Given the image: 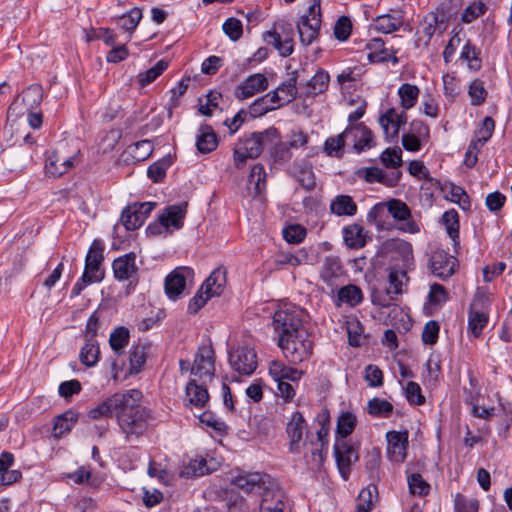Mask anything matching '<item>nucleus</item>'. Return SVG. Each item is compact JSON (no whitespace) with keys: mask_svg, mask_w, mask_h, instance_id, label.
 <instances>
[{"mask_svg":"<svg viewBox=\"0 0 512 512\" xmlns=\"http://www.w3.org/2000/svg\"><path fill=\"white\" fill-rule=\"evenodd\" d=\"M142 393L137 389L125 392V401L117 413V422L128 441L138 439L148 428L151 411L141 404Z\"/></svg>","mask_w":512,"mask_h":512,"instance_id":"obj_1","label":"nucleus"},{"mask_svg":"<svg viewBox=\"0 0 512 512\" xmlns=\"http://www.w3.org/2000/svg\"><path fill=\"white\" fill-rule=\"evenodd\" d=\"M278 138V130L274 127L244 135L235 144L233 150V159L237 168L243 167L247 159L258 158L264 148L272 145L274 140Z\"/></svg>","mask_w":512,"mask_h":512,"instance_id":"obj_2","label":"nucleus"},{"mask_svg":"<svg viewBox=\"0 0 512 512\" xmlns=\"http://www.w3.org/2000/svg\"><path fill=\"white\" fill-rule=\"evenodd\" d=\"M285 358L290 364L296 365L307 360L313 351V343L307 330H300L292 337H284L278 343Z\"/></svg>","mask_w":512,"mask_h":512,"instance_id":"obj_3","label":"nucleus"},{"mask_svg":"<svg viewBox=\"0 0 512 512\" xmlns=\"http://www.w3.org/2000/svg\"><path fill=\"white\" fill-rule=\"evenodd\" d=\"M21 140L18 145H13L7 150L3 151L2 162L10 171L22 170L32 160L34 141L29 134H21L17 140Z\"/></svg>","mask_w":512,"mask_h":512,"instance_id":"obj_4","label":"nucleus"},{"mask_svg":"<svg viewBox=\"0 0 512 512\" xmlns=\"http://www.w3.org/2000/svg\"><path fill=\"white\" fill-rule=\"evenodd\" d=\"M232 483L245 493H257L262 497L277 487L273 478L260 472L240 473L233 478Z\"/></svg>","mask_w":512,"mask_h":512,"instance_id":"obj_5","label":"nucleus"},{"mask_svg":"<svg viewBox=\"0 0 512 512\" xmlns=\"http://www.w3.org/2000/svg\"><path fill=\"white\" fill-rule=\"evenodd\" d=\"M273 327L278 335V341L284 337H292L300 330H306L300 318V312L295 307L281 308L275 311L273 316Z\"/></svg>","mask_w":512,"mask_h":512,"instance_id":"obj_6","label":"nucleus"},{"mask_svg":"<svg viewBox=\"0 0 512 512\" xmlns=\"http://www.w3.org/2000/svg\"><path fill=\"white\" fill-rule=\"evenodd\" d=\"M187 203L171 205L164 209L158 217L157 223H151L147 231L152 235L170 234L173 230H178L183 226V219L186 214Z\"/></svg>","mask_w":512,"mask_h":512,"instance_id":"obj_7","label":"nucleus"},{"mask_svg":"<svg viewBox=\"0 0 512 512\" xmlns=\"http://www.w3.org/2000/svg\"><path fill=\"white\" fill-rule=\"evenodd\" d=\"M321 18V0H313L307 14L303 15L297 23L300 41L303 45H310L318 37Z\"/></svg>","mask_w":512,"mask_h":512,"instance_id":"obj_8","label":"nucleus"},{"mask_svg":"<svg viewBox=\"0 0 512 512\" xmlns=\"http://www.w3.org/2000/svg\"><path fill=\"white\" fill-rule=\"evenodd\" d=\"M214 371V351L212 347L206 345L200 347L191 366V374L206 384L207 381L213 378Z\"/></svg>","mask_w":512,"mask_h":512,"instance_id":"obj_9","label":"nucleus"},{"mask_svg":"<svg viewBox=\"0 0 512 512\" xmlns=\"http://www.w3.org/2000/svg\"><path fill=\"white\" fill-rule=\"evenodd\" d=\"M76 160V154L67 155L61 147L51 151L45 162V173L50 177H60L67 173Z\"/></svg>","mask_w":512,"mask_h":512,"instance_id":"obj_10","label":"nucleus"},{"mask_svg":"<svg viewBox=\"0 0 512 512\" xmlns=\"http://www.w3.org/2000/svg\"><path fill=\"white\" fill-rule=\"evenodd\" d=\"M334 455L339 473L346 480L351 472L352 464L359 459L358 452L349 441L338 440L334 444Z\"/></svg>","mask_w":512,"mask_h":512,"instance_id":"obj_11","label":"nucleus"},{"mask_svg":"<svg viewBox=\"0 0 512 512\" xmlns=\"http://www.w3.org/2000/svg\"><path fill=\"white\" fill-rule=\"evenodd\" d=\"M257 356L253 349L239 347L229 352V364L240 375H251L257 368Z\"/></svg>","mask_w":512,"mask_h":512,"instance_id":"obj_12","label":"nucleus"},{"mask_svg":"<svg viewBox=\"0 0 512 512\" xmlns=\"http://www.w3.org/2000/svg\"><path fill=\"white\" fill-rule=\"evenodd\" d=\"M194 271L190 267H177L165 279V292L170 299H177L191 281Z\"/></svg>","mask_w":512,"mask_h":512,"instance_id":"obj_13","label":"nucleus"},{"mask_svg":"<svg viewBox=\"0 0 512 512\" xmlns=\"http://www.w3.org/2000/svg\"><path fill=\"white\" fill-rule=\"evenodd\" d=\"M114 277L118 281H129L131 284L138 281V266L136 264V254L127 253L116 258L112 263Z\"/></svg>","mask_w":512,"mask_h":512,"instance_id":"obj_14","label":"nucleus"},{"mask_svg":"<svg viewBox=\"0 0 512 512\" xmlns=\"http://www.w3.org/2000/svg\"><path fill=\"white\" fill-rule=\"evenodd\" d=\"M103 250L102 242L94 240L87 253L83 274H85V277H90L92 281L100 282L104 277V271L100 268L104 259Z\"/></svg>","mask_w":512,"mask_h":512,"instance_id":"obj_15","label":"nucleus"},{"mask_svg":"<svg viewBox=\"0 0 512 512\" xmlns=\"http://www.w3.org/2000/svg\"><path fill=\"white\" fill-rule=\"evenodd\" d=\"M307 423L302 413L296 411L292 414L290 421L287 423L286 432L289 437V450L292 453L301 452V441L304 432L306 433V440L309 438V433L306 431Z\"/></svg>","mask_w":512,"mask_h":512,"instance_id":"obj_16","label":"nucleus"},{"mask_svg":"<svg viewBox=\"0 0 512 512\" xmlns=\"http://www.w3.org/2000/svg\"><path fill=\"white\" fill-rule=\"evenodd\" d=\"M387 455L393 462L402 463L407 456L408 431H389L386 434Z\"/></svg>","mask_w":512,"mask_h":512,"instance_id":"obj_17","label":"nucleus"},{"mask_svg":"<svg viewBox=\"0 0 512 512\" xmlns=\"http://www.w3.org/2000/svg\"><path fill=\"white\" fill-rule=\"evenodd\" d=\"M456 259L443 250H436L430 258L431 271L434 276L441 279L451 277L455 272Z\"/></svg>","mask_w":512,"mask_h":512,"instance_id":"obj_18","label":"nucleus"},{"mask_svg":"<svg viewBox=\"0 0 512 512\" xmlns=\"http://www.w3.org/2000/svg\"><path fill=\"white\" fill-rule=\"evenodd\" d=\"M407 122V114L405 111L398 113L395 108L388 109L383 114L379 123L387 137L395 139L398 137L399 129Z\"/></svg>","mask_w":512,"mask_h":512,"instance_id":"obj_19","label":"nucleus"},{"mask_svg":"<svg viewBox=\"0 0 512 512\" xmlns=\"http://www.w3.org/2000/svg\"><path fill=\"white\" fill-rule=\"evenodd\" d=\"M125 401V392L116 393L111 397L104 400L102 403L91 409L88 413L92 419H100L116 416L119 412L122 403Z\"/></svg>","mask_w":512,"mask_h":512,"instance_id":"obj_20","label":"nucleus"},{"mask_svg":"<svg viewBox=\"0 0 512 512\" xmlns=\"http://www.w3.org/2000/svg\"><path fill=\"white\" fill-rule=\"evenodd\" d=\"M267 87V78L261 73H256L248 76L238 85L235 95L238 99H246L266 90Z\"/></svg>","mask_w":512,"mask_h":512,"instance_id":"obj_21","label":"nucleus"},{"mask_svg":"<svg viewBox=\"0 0 512 512\" xmlns=\"http://www.w3.org/2000/svg\"><path fill=\"white\" fill-rule=\"evenodd\" d=\"M403 23L404 15L401 10H390L389 13L379 15L373 20L374 28L384 34L398 31Z\"/></svg>","mask_w":512,"mask_h":512,"instance_id":"obj_22","label":"nucleus"},{"mask_svg":"<svg viewBox=\"0 0 512 512\" xmlns=\"http://www.w3.org/2000/svg\"><path fill=\"white\" fill-rule=\"evenodd\" d=\"M346 129H349V136L353 138L354 150L357 153H361L364 150L370 149L375 145L373 134L363 124L350 125Z\"/></svg>","mask_w":512,"mask_h":512,"instance_id":"obj_23","label":"nucleus"},{"mask_svg":"<svg viewBox=\"0 0 512 512\" xmlns=\"http://www.w3.org/2000/svg\"><path fill=\"white\" fill-rule=\"evenodd\" d=\"M264 40L277 49L282 57H287L293 53V30L289 28L288 33L282 39L276 29L267 31L264 34Z\"/></svg>","mask_w":512,"mask_h":512,"instance_id":"obj_24","label":"nucleus"},{"mask_svg":"<svg viewBox=\"0 0 512 512\" xmlns=\"http://www.w3.org/2000/svg\"><path fill=\"white\" fill-rule=\"evenodd\" d=\"M343 275V268L338 257L328 256L321 266L320 277L330 287L336 285L337 279Z\"/></svg>","mask_w":512,"mask_h":512,"instance_id":"obj_25","label":"nucleus"},{"mask_svg":"<svg viewBox=\"0 0 512 512\" xmlns=\"http://www.w3.org/2000/svg\"><path fill=\"white\" fill-rule=\"evenodd\" d=\"M226 284V270L222 267L216 268L201 286V292L208 294V297L220 295Z\"/></svg>","mask_w":512,"mask_h":512,"instance_id":"obj_26","label":"nucleus"},{"mask_svg":"<svg viewBox=\"0 0 512 512\" xmlns=\"http://www.w3.org/2000/svg\"><path fill=\"white\" fill-rule=\"evenodd\" d=\"M480 299H475L469 310L468 329L475 337H479L483 328L487 325L488 316L483 311L478 310Z\"/></svg>","mask_w":512,"mask_h":512,"instance_id":"obj_27","label":"nucleus"},{"mask_svg":"<svg viewBox=\"0 0 512 512\" xmlns=\"http://www.w3.org/2000/svg\"><path fill=\"white\" fill-rule=\"evenodd\" d=\"M404 280H407L406 272L391 270L388 275L389 285L386 288V294L389 296V299L379 300L378 303L382 306H388L389 301L393 299V295H399L403 293V285Z\"/></svg>","mask_w":512,"mask_h":512,"instance_id":"obj_28","label":"nucleus"},{"mask_svg":"<svg viewBox=\"0 0 512 512\" xmlns=\"http://www.w3.org/2000/svg\"><path fill=\"white\" fill-rule=\"evenodd\" d=\"M284 494L277 486L273 491L265 493L260 504V512H283Z\"/></svg>","mask_w":512,"mask_h":512,"instance_id":"obj_29","label":"nucleus"},{"mask_svg":"<svg viewBox=\"0 0 512 512\" xmlns=\"http://www.w3.org/2000/svg\"><path fill=\"white\" fill-rule=\"evenodd\" d=\"M206 384H197L196 379H192L186 386V396L189 402L195 407H204L209 399L208 391L205 387Z\"/></svg>","mask_w":512,"mask_h":512,"instance_id":"obj_30","label":"nucleus"},{"mask_svg":"<svg viewBox=\"0 0 512 512\" xmlns=\"http://www.w3.org/2000/svg\"><path fill=\"white\" fill-rule=\"evenodd\" d=\"M359 176H363L369 183L379 182L389 187L397 185L399 174L393 177H387L385 172L378 167L364 168L358 171Z\"/></svg>","mask_w":512,"mask_h":512,"instance_id":"obj_31","label":"nucleus"},{"mask_svg":"<svg viewBox=\"0 0 512 512\" xmlns=\"http://www.w3.org/2000/svg\"><path fill=\"white\" fill-rule=\"evenodd\" d=\"M196 146L199 152L210 153L217 147V137L210 126L204 125L199 129Z\"/></svg>","mask_w":512,"mask_h":512,"instance_id":"obj_32","label":"nucleus"},{"mask_svg":"<svg viewBox=\"0 0 512 512\" xmlns=\"http://www.w3.org/2000/svg\"><path fill=\"white\" fill-rule=\"evenodd\" d=\"M328 83L329 74L326 71L320 69L306 83L304 93L306 96H315L323 93L327 89Z\"/></svg>","mask_w":512,"mask_h":512,"instance_id":"obj_33","label":"nucleus"},{"mask_svg":"<svg viewBox=\"0 0 512 512\" xmlns=\"http://www.w3.org/2000/svg\"><path fill=\"white\" fill-rule=\"evenodd\" d=\"M100 355L99 344L96 339H86L85 345L81 348L79 359L87 367L97 364Z\"/></svg>","mask_w":512,"mask_h":512,"instance_id":"obj_34","label":"nucleus"},{"mask_svg":"<svg viewBox=\"0 0 512 512\" xmlns=\"http://www.w3.org/2000/svg\"><path fill=\"white\" fill-rule=\"evenodd\" d=\"M330 210L338 216H352L356 213L357 206L350 196L339 195L331 202Z\"/></svg>","mask_w":512,"mask_h":512,"instance_id":"obj_35","label":"nucleus"},{"mask_svg":"<svg viewBox=\"0 0 512 512\" xmlns=\"http://www.w3.org/2000/svg\"><path fill=\"white\" fill-rule=\"evenodd\" d=\"M345 244L349 248H362L365 243L364 228L360 225H350L343 230Z\"/></svg>","mask_w":512,"mask_h":512,"instance_id":"obj_36","label":"nucleus"},{"mask_svg":"<svg viewBox=\"0 0 512 512\" xmlns=\"http://www.w3.org/2000/svg\"><path fill=\"white\" fill-rule=\"evenodd\" d=\"M78 419L77 413L68 410L55 418L53 425L54 436L60 437L63 434L69 432Z\"/></svg>","mask_w":512,"mask_h":512,"instance_id":"obj_37","label":"nucleus"},{"mask_svg":"<svg viewBox=\"0 0 512 512\" xmlns=\"http://www.w3.org/2000/svg\"><path fill=\"white\" fill-rule=\"evenodd\" d=\"M303 446L306 449L304 452V457L307 463L312 468H320L324 462V456L322 453L323 444L322 443H314V441H310L308 443L306 440L303 442Z\"/></svg>","mask_w":512,"mask_h":512,"instance_id":"obj_38","label":"nucleus"},{"mask_svg":"<svg viewBox=\"0 0 512 512\" xmlns=\"http://www.w3.org/2000/svg\"><path fill=\"white\" fill-rule=\"evenodd\" d=\"M420 90L416 85L404 83L398 89L401 107L411 109L417 103Z\"/></svg>","mask_w":512,"mask_h":512,"instance_id":"obj_39","label":"nucleus"},{"mask_svg":"<svg viewBox=\"0 0 512 512\" xmlns=\"http://www.w3.org/2000/svg\"><path fill=\"white\" fill-rule=\"evenodd\" d=\"M248 189L251 190V186H253V194L254 196L259 195L262 191H264L266 186V173L264 166L262 164H255L248 176Z\"/></svg>","mask_w":512,"mask_h":512,"instance_id":"obj_40","label":"nucleus"},{"mask_svg":"<svg viewBox=\"0 0 512 512\" xmlns=\"http://www.w3.org/2000/svg\"><path fill=\"white\" fill-rule=\"evenodd\" d=\"M367 411L373 417L388 418L393 412V405L387 400L375 397L368 401Z\"/></svg>","mask_w":512,"mask_h":512,"instance_id":"obj_41","label":"nucleus"},{"mask_svg":"<svg viewBox=\"0 0 512 512\" xmlns=\"http://www.w3.org/2000/svg\"><path fill=\"white\" fill-rule=\"evenodd\" d=\"M349 129H345L337 136L329 137L324 143V151L329 156L340 157L345 145V139L349 136Z\"/></svg>","mask_w":512,"mask_h":512,"instance_id":"obj_42","label":"nucleus"},{"mask_svg":"<svg viewBox=\"0 0 512 512\" xmlns=\"http://www.w3.org/2000/svg\"><path fill=\"white\" fill-rule=\"evenodd\" d=\"M142 18V10L138 7L132 8L127 13L117 18V24L127 32H133Z\"/></svg>","mask_w":512,"mask_h":512,"instance_id":"obj_43","label":"nucleus"},{"mask_svg":"<svg viewBox=\"0 0 512 512\" xmlns=\"http://www.w3.org/2000/svg\"><path fill=\"white\" fill-rule=\"evenodd\" d=\"M43 95L42 86L33 84L23 91L22 102L26 105L27 109H33L42 102Z\"/></svg>","mask_w":512,"mask_h":512,"instance_id":"obj_44","label":"nucleus"},{"mask_svg":"<svg viewBox=\"0 0 512 512\" xmlns=\"http://www.w3.org/2000/svg\"><path fill=\"white\" fill-rule=\"evenodd\" d=\"M356 423L357 418L351 412H342L339 415L337 420V434L343 438L342 440H346L345 438L353 432Z\"/></svg>","mask_w":512,"mask_h":512,"instance_id":"obj_45","label":"nucleus"},{"mask_svg":"<svg viewBox=\"0 0 512 512\" xmlns=\"http://www.w3.org/2000/svg\"><path fill=\"white\" fill-rule=\"evenodd\" d=\"M129 330L125 327H119L113 331L109 338V344L112 350L120 355L129 343Z\"/></svg>","mask_w":512,"mask_h":512,"instance_id":"obj_46","label":"nucleus"},{"mask_svg":"<svg viewBox=\"0 0 512 512\" xmlns=\"http://www.w3.org/2000/svg\"><path fill=\"white\" fill-rule=\"evenodd\" d=\"M121 222L127 230L132 231L141 227L144 223V219L132 205L123 210L121 214Z\"/></svg>","mask_w":512,"mask_h":512,"instance_id":"obj_47","label":"nucleus"},{"mask_svg":"<svg viewBox=\"0 0 512 512\" xmlns=\"http://www.w3.org/2000/svg\"><path fill=\"white\" fill-rule=\"evenodd\" d=\"M442 221L446 227L448 235L454 242H456V240L459 239V217L457 211L451 209L444 212Z\"/></svg>","mask_w":512,"mask_h":512,"instance_id":"obj_48","label":"nucleus"},{"mask_svg":"<svg viewBox=\"0 0 512 512\" xmlns=\"http://www.w3.org/2000/svg\"><path fill=\"white\" fill-rule=\"evenodd\" d=\"M168 67V62L165 60L158 61L155 66L148 69L144 73L138 75V83L144 87L153 82L158 76H160Z\"/></svg>","mask_w":512,"mask_h":512,"instance_id":"obj_49","label":"nucleus"},{"mask_svg":"<svg viewBox=\"0 0 512 512\" xmlns=\"http://www.w3.org/2000/svg\"><path fill=\"white\" fill-rule=\"evenodd\" d=\"M409 491L413 495L426 496L430 491V485L421 474L413 473L407 478Z\"/></svg>","mask_w":512,"mask_h":512,"instance_id":"obj_50","label":"nucleus"},{"mask_svg":"<svg viewBox=\"0 0 512 512\" xmlns=\"http://www.w3.org/2000/svg\"><path fill=\"white\" fill-rule=\"evenodd\" d=\"M210 469L207 467V461L204 458L191 460L188 466L181 471V476L198 477L208 474Z\"/></svg>","mask_w":512,"mask_h":512,"instance_id":"obj_51","label":"nucleus"},{"mask_svg":"<svg viewBox=\"0 0 512 512\" xmlns=\"http://www.w3.org/2000/svg\"><path fill=\"white\" fill-rule=\"evenodd\" d=\"M338 298L341 302L355 306L362 301V292L355 285H347L339 290Z\"/></svg>","mask_w":512,"mask_h":512,"instance_id":"obj_52","label":"nucleus"},{"mask_svg":"<svg viewBox=\"0 0 512 512\" xmlns=\"http://www.w3.org/2000/svg\"><path fill=\"white\" fill-rule=\"evenodd\" d=\"M387 209L391 216L396 220L405 221L411 216V212L407 204L398 199L388 201Z\"/></svg>","mask_w":512,"mask_h":512,"instance_id":"obj_53","label":"nucleus"},{"mask_svg":"<svg viewBox=\"0 0 512 512\" xmlns=\"http://www.w3.org/2000/svg\"><path fill=\"white\" fill-rule=\"evenodd\" d=\"M278 139L274 140V147L271 149V158L274 163L284 164L288 162L291 157L290 146L287 142H277Z\"/></svg>","mask_w":512,"mask_h":512,"instance_id":"obj_54","label":"nucleus"},{"mask_svg":"<svg viewBox=\"0 0 512 512\" xmlns=\"http://www.w3.org/2000/svg\"><path fill=\"white\" fill-rule=\"evenodd\" d=\"M146 346L137 345L130 353V373L137 374L146 362Z\"/></svg>","mask_w":512,"mask_h":512,"instance_id":"obj_55","label":"nucleus"},{"mask_svg":"<svg viewBox=\"0 0 512 512\" xmlns=\"http://www.w3.org/2000/svg\"><path fill=\"white\" fill-rule=\"evenodd\" d=\"M468 94L471 98V104L479 106L485 102L488 92L484 87L483 81L476 79L469 85Z\"/></svg>","mask_w":512,"mask_h":512,"instance_id":"obj_56","label":"nucleus"},{"mask_svg":"<svg viewBox=\"0 0 512 512\" xmlns=\"http://www.w3.org/2000/svg\"><path fill=\"white\" fill-rule=\"evenodd\" d=\"M223 31L224 33L232 40L237 41L241 38L243 34V26L242 22L234 17L228 18L223 23Z\"/></svg>","mask_w":512,"mask_h":512,"instance_id":"obj_57","label":"nucleus"},{"mask_svg":"<svg viewBox=\"0 0 512 512\" xmlns=\"http://www.w3.org/2000/svg\"><path fill=\"white\" fill-rule=\"evenodd\" d=\"M404 389L406 399L410 404L422 405L425 402V397L423 396L421 387L418 383L409 381Z\"/></svg>","mask_w":512,"mask_h":512,"instance_id":"obj_58","label":"nucleus"},{"mask_svg":"<svg viewBox=\"0 0 512 512\" xmlns=\"http://www.w3.org/2000/svg\"><path fill=\"white\" fill-rule=\"evenodd\" d=\"M479 54V50L470 42H467L462 49L461 58L469 62L470 68L478 70L481 67V59L479 58Z\"/></svg>","mask_w":512,"mask_h":512,"instance_id":"obj_59","label":"nucleus"},{"mask_svg":"<svg viewBox=\"0 0 512 512\" xmlns=\"http://www.w3.org/2000/svg\"><path fill=\"white\" fill-rule=\"evenodd\" d=\"M133 158L142 161L148 158L153 152V144L150 140H141L129 147Z\"/></svg>","mask_w":512,"mask_h":512,"instance_id":"obj_60","label":"nucleus"},{"mask_svg":"<svg viewBox=\"0 0 512 512\" xmlns=\"http://www.w3.org/2000/svg\"><path fill=\"white\" fill-rule=\"evenodd\" d=\"M402 152L399 147L387 148L381 154V161L387 168H397L402 164Z\"/></svg>","mask_w":512,"mask_h":512,"instance_id":"obj_61","label":"nucleus"},{"mask_svg":"<svg viewBox=\"0 0 512 512\" xmlns=\"http://www.w3.org/2000/svg\"><path fill=\"white\" fill-rule=\"evenodd\" d=\"M297 77L294 74L286 83H283L277 89L282 95V103H289L297 96Z\"/></svg>","mask_w":512,"mask_h":512,"instance_id":"obj_62","label":"nucleus"},{"mask_svg":"<svg viewBox=\"0 0 512 512\" xmlns=\"http://www.w3.org/2000/svg\"><path fill=\"white\" fill-rule=\"evenodd\" d=\"M456 512H478L479 502L476 499H469L462 494H456L454 500Z\"/></svg>","mask_w":512,"mask_h":512,"instance_id":"obj_63","label":"nucleus"},{"mask_svg":"<svg viewBox=\"0 0 512 512\" xmlns=\"http://www.w3.org/2000/svg\"><path fill=\"white\" fill-rule=\"evenodd\" d=\"M296 177L301 186L306 190L311 191L315 188L316 180L311 167H301L297 172Z\"/></svg>","mask_w":512,"mask_h":512,"instance_id":"obj_64","label":"nucleus"}]
</instances>
